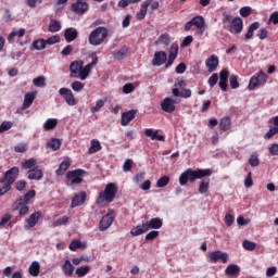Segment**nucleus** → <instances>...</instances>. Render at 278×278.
<instances>
[{"label": "nucleus", "mask_w": 278, "mask_h": 278, "mask_svg": "<svg viewBox=\"0 0 278 278\" xmlns=\"http://www.w3.org/2000/svg\"><path fill=\"white\" fill-rule=\"evenodd\" d=\"M97 53L91 54V62L86 66H84V61L72 62L70 65L71 77H74V79H81V81H86L93 66H97Z\"/></svg>", "instance_id": "1"}, {"label": "nucleus", "mask_w": 278, "mask_h": 278, "mask_svg": "<svg viewBox=\"0 0 278 278\" xmlns=\"http://www.w3.org/2000/svg\"><path fill=\"white\" fill-rule=\"evenodd\" d=\"M244 27V23L242 22V18L240 17H235L232 20V23L230 24V26H228V31H230V34H241L242 29Z\"/></svg>", "instance_id": "14"}, {"label": "nucleus", "mask_w": 278, "mask_h": 278, "mask_svg": "<svg viewBox=\"0 0 278 278\" xmlns=\"http://www.w3.org/2000/svg\"><path fill=\"white\" fill-rule=\"evenodd\" d=\"M191 23L194 27H197V34L199 36H203V31H205V20L201 15H197L191 20Z\"/></svg>", "instance_id": "15"}, {"label": "nucleus", "mask_w": 278, "mask_h": 278, "mask_svg": "<svg viewBox=\"0 0 278 278\" xmlns=\"http://www.w3.org/2000/svg\"><path fill=\"white\" fill-rule=\"evenodd\" d=\"M277 134H278V128L274 126L264 135V139L270 140V138H273L274 136H277Z\"/></svg>", "instance_id": "54"}, {"label": "nucleus", "mask_w": 278, "mask_h": 278, "mask_svg": "<svg viewBox=\"0 0 278 278\" xmlns=\"http://www.w3.org/2000/svg\"><path fill=\"white\" fill-rule=\"evenodd\" d=\"M27 175H28V179L36 180V181H40V179H42V177H45L42 169H40L38 167L29 169L27 172Z\"/></svg>", "instance_id": "25"}, {"label": "nucleus", "mask_w": 278, "mask_h": 278, "mask_svg": "<svg viewBox=\"0 0 278 278\" xmlns=\"http://www.w3.org/2000/svg\"><path fill=\"white\" fill-rule=\"evenodd\" d=\"M230 128H231V118L229 117L222 118L219 123V129H222V131H227Z\"/></svg>", "instance_id": "39"}, {"label": "nucleus", "mask_w": 278, "mask_h": 278, "mask_svg": "<svg viewBox=\"0 0 278 278\" xmlns=\"http://www.w3.org/2000/svg\"><path fill=\"white\" fill-rule=\"evenodd\" d=\"M142 233H147V228L144 227V223L131 228L130 230V236H134L135 238L138 236H142Z\"/></svg>", "instance_id": "34"}, {"label": "nucleus", "mask_w": 278, "mask_h": 278, "mask_svg": "<svg viewBox=\"0 0 278 278\" xmlns=\"http://www.w3.org/2000/svg\"><path fill=\"white\" fill-rule=\"evenodd\" d=\"M219 60L216 56V54H212L208 59L205 61V66L208 71V73H214L216 68H218Z\"/></svg>", "instance_id": "18"}, {"label": "nucleus", "mask_w": 278, "mask_h": 278, "mask_svg": "<svg viewBox=\"0 0 278 278\" xmlns=\"http://www.w3.org/2000/svg\"><path fill=\"white\" fill-rule=\"evenodd\" d=\"M12 122L4 121L0 125V134H3L4 131H10L12 129Z\"/></svg>", "instance_id": "56"}, {"label": "nucleus", "mask_w": 278, "mask_h": 278, "mask_svg": "<svg viewBox=\"0 0 278 278\" xmlns=\"http://www.w3.org/2000/svg\"><path fill=\"white\" fill-rule=\"evenodd\" d=\"M36 197V190H29L23 198L17 199L12 204L13 212H16L21 208V205H28L29 201Z\"/></svg>", "instance_id": "8"}, {"label": "nucleus", "mask_w": 278, "mask_h": 278, "mask_svg": "<svg viewBox=\"0 0 278 278\" xmlns=\"http://www.w3.org/2000/svg\"><path fill=\"white\" fill-rule=\"evenodd\" d=\"M161 108L163 112H167V114H173V111L175 110V100L170 98H165L161 103Z\"/></svg>", "instance_id": "22"}, {"label": "nucleus", "mask_w": 278, "mask_h": 278, "mask_svg": "<svg viewBox=\"0 0 278 278\" xmlns=\"http://www.w3.org/2000/svg\"><path fill=\"white\" fill-rule=\"evenodd\" d=\"M37 162L35 159H29L27 161H25L22 166L23 168L29 169V168H34V166H36Z\"/></svg>", "instance_id": "59"}, {"label": "nucleus", "mask_w": 278, "mask_h": 278, "mask_svg": "<svg viewBox=\"0 0 278 278\" xmlns=\"http://www.w3.org/2000/svg\"><path fill=\"white\" fill-rule=\"evenodd\" d=\"M86 243H81L79 240H74L70 244V251H77V249H86Z\"/></svg>", "instance_id": "43"}, {"label": "nucleus", "mask_w": 278, "mask_h": 278, "mask_svg": "<svg viewBox=\"0 0 278 278\" xmlns=\"http://www.w3.org/2000/svg\"><path fill=\"white\" fill-rule=\"evenodd\" d=\"M25 34H27V30L25 28L13 29L8 36V41L14 42L16 38H23Z\"/></svg>", "instance_id": "27"}, {"label": "nucleus", "mask_w": 278, "mask_h": 278, "mask_svg": "<svg viewBox=\"0 0 278 278\" xmlns=\"http://www.w3.org/2000/svg\"><path fill=\"white\" fill-rule=\"evenodd\" d=\"M127 53H129V48H127V46H124L119 49V51L114 53V59L125 60L127 58Z\"/></svg>", "instance_id": "36"}, {"label": "nucleus", "mask_w": 278, "mask_h": 278, "mask_svg": "<svg viewBox=\"0 0 278 278\" xmlns=\"http://www.w3.org/2000/svg\"><path fill=\"white\" fill-rule=\"evenodd\" d=\"M203 177H212V169L188 168L179 176V185L187 186L188 181H190V184H194L197 179H203Z\"/></svg>", "instance_id": "3"}, {"label": "nucleus", "mask_w": 278, "mask_h": 278, "mask_svg": "<svg viewBox=\"0 0 278 278\" xmlns=\"http://www.w3.org/2000/svg\"><path fill=\"white\" fill-rule=\"evenodd\" d=\"M106 38L108 29L103 27H98L89 34L88 41L89 45H91L92 47H99V45H101V42H103V40H105Z\"/></svg>", "instance_id": "5"}, {"label": "nucleus", "mask_w": 278, "mask_h": 278, "mask_svg": "<svg viewBox=\"0 0 278 278\" xmlns=\"http://www.w3.org/2000/svg\"><path fill=\"white\" fill-rule=\"evenodd\" d=\"M71 88L74 92H81V90H84V83L76 80L72 83Z\"/></svg>", "instance_id": "51"}, {"label": "nucleus", "mask_w": 278, "mask_h": 278, "mask_svg": "<svg viewBox=\"0 0 278 278\" xmlns=\"http://www.w3.org/2000/svg\"><path fill=\"white\" fill-rule=\"evenodd\" d=\"M116 218V213L114 211H110L106 215H104L99 225L100 231H108L110 227H112V224L114 223V219Z\"/></svg>", "instance_id": "9"}, {"label": "nucleus", "mask_w": 278, "mask_h": 278, "mask_svg": "<svg viewBox=\"0 0 278 278\" xmlns=\"http://www.w3.org/2000/svg\"><path fill=\"white\" fill-rule=\"evenodd\" d=\"M33 84L37 88H45V86H47V79L45 78V76H39L33 80Z\"/></svg>", "instance_id": "44"}, {"label": "nucleus", "mask_w": 278, "mask_h": 278, "mask_svg": "<svg viewBox=\"0 0 278 278\" xmlns=\"http://www.w3.org/2000/svg\"><path fill=\"white\" fill-rule=\"evenodd\" d=\"M260 29V22H254L252 23L249 28L248 31L244 36L245 40H251V38H253V34L255 30Z\"/></svg>", "instance_id": "35"}, {"label": "nucleus", "mask_w": 278, "mask_h": 278, "mask_svg": "<svg viewBox=\"0 0 278 278\" xmlns=\"http://www.w3.org/2000/svg\"><path fill=\"white\" fill-rule=\"evenodd\" d=\"M216 84H218V74H213L208 78V85H210L211 88H214V86H216Z\"/></svg>", "instance_id": "64"}, {"label": "nucleus", "mask_w": 278, "mask_h": 278, "mask_svg": "<svg viewBox=\"0 0 278 278\" xmlns=\"http://www.w3.org/2000/svg\"><path fill=\"white\" fill-rule=\"evenodd\" d=\"M84 175H86V170L84 169H75L68 172L66 174V185L75 186L77 184H81V181H84Z\"/></svg>", "instance_id": "7"}, {"label": "nucleus", "mask_w": 278, "mask_h": 278, "mask_svg": "<svg viewBox=\"0 0 278 278\" xmlns=\"http://www.w3.org/2000/svg\"><path fill=\"white\" fill-rule=\"evenodd\" d=\"M163 224L164 223L160 217H154V218H151L150 220L143 222L146 231H149V229H162Z\"/></svg>", "instance_id": "16"}, {"label": "nucleus", "mask_w": 278, "mask_h": 278, "mask_svg": "<svg viewBox=\"0 0 278 278\" xmlns=\"http://www.w3.org/2000/svg\"><path fill=\"white\" fill-rule=\"evenodd\" d=\"M59 94L62 96L67 105H77L78 101L77 99H75V94H73V91L71 89L61 88L59 90Z\"/></svg>", "instance_id": "11"}, {"label": "nucleus", "mask_w": 278, "mask_h": 278, "mask_svg": "<svg viewBox=\"0 0 278 278\" xmlns=\"http://www.w3.org/2000/svg\"><path fill=\"white\" fill-rule=\"evenodd\" d=\"M137 111L136 110H130L128 112H125L122 114V125L123 127H126V125H129L131 121L136 118Z\"/></svg>", "instance_id": "23"}, {"label": "nucleus", "mask_w": 278, "mask_h": 278, "mask_svg": "<svg viewBox=\"0 0 278 278\" xmlns=\"http://www.w3.org/2000/svg\"><path fill=\"white\" fill-rule=\"evenodd\" d=\"M231 23H233V18L231 15H225L223 20V25L225 29H228L231 26Z\"/></svg>", "instance_id": "60"}, {"label": "nucleus", "mask_w": 278, "mask_h": 278, "mask_svg": "<svg viewBox=\"0 0 278 278\" xmlns=\"http://www.w3.org/2000/svg\"><path fill=\"white\" fill-rule=\"evenodd\" d=\"M257 86H262L257 77L254 75L251 77L250 83H249V90H255Z\"/></svg>", "instance_id": "50"}, {"label": "nucleus", "mask_w": 278, "mask_h": 278, "mask_svg": "<svg viewBox=\"0 0 278 278\" xmlns=\"http://www.w3.org/2000/svg\"><path fill=\"white\" fill-rule=\"evenodd\" d=\"M251 12H252L251 7H242L239 11L240 16H242L243 18L251 16Z\"/></svg>", "instance_id": "57"}, {"label": "nucleus", "mask_w": 278, "mask_h": 278, "mask_svg": "<svg viewBox=\"0 0 278 278\" xmlns=\"http://www.w3.org/2000/svg\"><path fill=\"white\" fill-rule=\"evenodd\" d=\"M170 45V36L168 34L161 35L157 40L154 41V47L159 49H166Z\"/></svg>", "instance_id": "19"}, {"label": "nucleus", "mask_w": 278, "mask_h": 278, "mask_svg": "<svg viewBox=\"0 0 278 278\" xmlns=\"http://www.w3.org/2000/svg\"><path fill=\"white\" fill-rule=\"evenodd\" d=\"M84 203H86V191H80L73 198L71 207H79V205H84Z\"/></svg>", "instance_id": "21"}, {"label": "nucleus", "mask_w": 278, "mask_h": 278, "mask_svg": "<svg viewBox=\"0 0 278 278\" xmlns=\"http://www.w3.org/2000/svg\"><path fill=\"white\" fill-rule=\"evenodd\" d=\"M228 81H229V70L225 68L219 74V83H218V86L223 90V92H227Z\"/></svg>", "instance_id": "17"}, {"label": "nucleus", "mask_w": 278, "mask_h": 278, "mask_svg": "<svg viewBox=\"0 0 278 278\" xmlns=\"http://www.w3.org/2000/svg\"><path fill=\"white\" fill-rule=\"evenodd\" d=\"M268 153L269 155H278V143H271L268 147Z\"/></svg>", "instance_id": "63"}, {"label": "nucleus", "mask_w": 278, "mask_h": 278, "mask_svg": "<svg viewBox=\"0 0 278 278\" xmlns=\"http://www.w3.org/2000/svg\"><path fill=\"white\" fill-rule=\"evenodd\" d=\"M144 135L152 140H159V142H164L165 140L164 136L157 135V130H153L152 128H147Z\"/></svg>", "instance_id": "28"}, {"label": "nucleus", "mask_w": 278, "mask_h": 278, "mask_svg": "<svg viewBox=\"0 0 278 278\" xmlns=\"http://www.w3.org/2000/svg\"><path fill=\"white\" fill-rule=\"evenodd\" d=\"M43 131H51L52 129H55L58 127V118H48L43 123Z\"/></svg>", "instance_id": "33"}, {"label": "nucleus", "mask_w": 278, "mask_h": 278, "mask_svg": "<svg viewBox=\"0 0 278 278\" xmlns=\"http://www.w3.org/2000/svg\"><path fill=\"white\" fill-rule=\"evenodd\" d=\"M152 0H146L140 8V11L136 14V18L138 21H144V17L147 16V10L149 9V5H151Z\"/></svg>", "instance_id": "26"}, {"label": "nucleus", "mask_w": 278, "mask_h": 278, "mask_svg": "<svg viewBox=\"0 0 278 278\" xmlns=\"http://www.w3.org/2000/svg\"><path fill=\"white\" fill-rule=\"evenodd\" d=\"M71 168V159L65 157L56 169V175H64Z\"/></svg>", "instance_id": "30"}, {"label": "nucleus", "mask_w": 278, "mask_h": 278, "mask_svg": "<svg viewBox=\"0 0 278 278\" xmlns=\"http://www.w3.org/2000/svg\"><path fill=\"white\" fill-rule=\"evenodd\" d=\"M240 274V266L238 265H229L226 269H225V275H228V277H233L235 275H239Z\"/></svg>", "instance_id": "37"}, {"label": "nucleus", "mask_w": 278, "mask_h": 278, "mask_svg": "<svg viewBox=\"0 0 278 278\" xmlns=\"http://www.w3.org/2000/svg\"><path fill=\"white\" fill-rule=\"evenodd\" d=\"M250 166H260V159L257 157V154H252L249 159Z\"/></svg>", "instance_id": "61"}, {"label": "nucleus", "mask_w": 278, "mask_h": 278, "mask_svg": "<svg viewBox=\"0 0 278 278\" xmlns=\"http://www.w3.org/2000/svg\"><path fill=\"white\" fill-rule=\"evenodd\" d=\"M186 88V80H177L174 85L172 93L175 97H181L182 99H190L192 97V90L182 89Z\"/></svg>", "instance_id": "6"}, {"label": "nucleus", "mask_w": 278, "mask_h": 278, "mask_svg": "<svg viewBox=\"0 0 278 278\" xmlns=\"http://www.w3.org/2000/svg\"><path fill=\"white\" fill-rule=\"evenodd\" d=\"M116 192H118V188L114 182H110L106 185L105 189L99 193L97 198L98 205H108V203H112L116 198Z\"/></svg>", "instance_id": "4"}, {"label": "nucleus", "mask_w": 278, "mask_h": 278, "mask_svg": "<svg viewBox=\"0 0 278 278\" xmlns=\"http://www.w3.org/2000/svg\"><path fill=\"white\" fill-rule=\"evenodd\" d=\"M131 168H134V161L128 159L124 162L123 170L124 173H131Z\"/></svg>", "instance_id": "53"}, {"label": "nucleus", "mask_w": 278, "mask_h": 278, "mask_svg": "<svg viewBox=\"0 0 278 278\" xmlns=\"http://www.w3.org/2000/svg\"><path fill=\"white\" fill-rule=\"evenodd\" d=\"M254 77H256V79L258 80V84H261V86H264V84H266V81L268 79V75H266L262 71L258 72L257 74H255Z\"/></svg>", "instance_id": "49"}, {"label": "nucleus", "mask_w": 278, "mask_h": 278, "mask_svg": "<svg viewBox=\"0 0 278 278\" xmlns=\"http://www.w3.org/2000/svg\"><path fill=\"white\" fill-rule=\"evenodd\" d=\"M60 42V35H53L46 40V45H58Z\"/></svg>", "instance_id": "62"}, {"label": "nucleus", "mask_w": 278, "mask_h": 278, "mask_svg": "<svg viewBox=\"0 0 278 278\" xmlns=\"http://www.w3.org/2000/svg\"><path fill=\"white\" fill-rule=\"evenodd\" d=\"M64 36H65L66 42H73V40L77 39V36H78L77 29L73 27L66 28Z\"/></svg>", "instance_id": "29"}, {"label": "nucleus", "mask_w": 278, "mask_h": 278, "mask_svg": "<svg viewBox=\"0 0 278 278\" xmlns=\"http://www.w3.org/2000/svg\"><path fill=\"white\" fill-rule=\"evenodd\" d=\"M18 167H12L5 172L4 176L0 178V184H8L9 186H12V184H14L18 177Z\"/></svg>", "instance_id": "10"}, {"label": "nucleus", "mask_w": 278, "mask_h": 278, "mask_svg": "<svg viewBox=\"0 0 278 278\" xmlns=\"http://www.w3.org/2000/svg\"><path fill=\"white\" fill-rule=\"evenodd\" d=\"M62 270L66 277H73V273L75 271V267L71 261L66 260L62 266Z\"/></svg>", "instance_id": "31"}, {"label": "nucleus", "mask_w": 278, "mask_h": 278, "mask_svg": "<svg viewBox=\"0 0 278 278\" xmlns=\"http://www.w3.org/2000/svg\"><path fill=\"white\" fill-rule=\"evenodd\" d=\"M170 181V177L168 176H163L161 177L157 182H156V188H166Z\"/></svg>", "instance_id": "46"}, {"label": "nucleus", "mask_w": 278, "mask_h": 278, "mask_svg": "<svg viewBox=\"0 0 278 278\" xmlns=\"http://www.w3.org/2000/svg\"><path fill=\"white\" fill-rule=\"evenodd\" d=\"M41 213L35 212L33 213L27 219L26 225L24 226L25 229H31L35 225H38V222L40 220Z\"/></svg>", "instance_id": "20"}, {"label": "nucleus", "mask_w": 278, "mask_h": 278, "mask_svg": "<svg viewBox=\"0 0 278 278\" xmlns=\"http://www.w3.org/2000/svg\"><path fill=\"white\" fill-rule=\"evenodd\" d=\"M36 100V92H28L24 96V102L22 104V110H27L31 108V104Z\"/></svg>", "instance_id": "24"}, {"label": "nucleus", "mask_w": 278, "mask_h": 278, "mask_svg": "<svg viewBox=\"0 0 278 278\" xmlns=\"http://www.w3.org/2000/svg\"><path fill=\"white\" fill-rule=\"evenodd\" d=\"M48 29L52 34H55L56 31H60V29H62V24L58 20H52L49 24Z\"/></svg>", "instance_id": "38"}, {"label": "nucleus", "mask_w": 278, "mask_h": 278, "mask_svg": "<svg viewBox=\"0 0 278 278\" xmlns=\"http://www.w3.org/2000/svg\"><path fill=\"white\" fill-rule=\"evenodd\" d=\"M33 47L36 51H42L47 49V41L45 39H37L33 42Z\"/></svg>", "instance_id": "40"}, {"label": "nucleus", "mask_w": 278, "mask_h": 278, "mask_svg": "<svg viewBox=\"0 0 278 278\" xmlns=\"http://www.w3.org/2000/svg\"><path fill=\"white\" fill-rule=\"evenodd\" d=\"M177 55H179V45L172 43L168 55L165 51H157L154 53L152 59V66H163V64H165V68H170L175 60H177Z\"/></svg>", "instance_id": "2"}, {"label": "nucleus", "mask_w": 278, "mask_h": 278, "mask_svg": "<svg viewBox=\"0 0 278 278\" xmlns=\"http://www.w3.org/2000/svg\"><path fill=\"white\" fill-rule=\"evenodd\" d=\"M218 260H220L223 262V264H227V262H229V254H227V252H223V251H214L208 253V261L213 262L214 264H216V262H218Z\"/></svg>", "instance_id": "12"}, {"label": "nucleus", "mask_w": 278, "mask_h": 278, "mask_svg": "<svg viewBox=\"0 0 278 278\" xmlns=\"http://www.w3.org/2000/svg\"><path fill=\"white\" fill-rule=\"evenodd\" d=\"M10 220H12V215L10 214H4L2 217H1V220H0V227H5V225H8L9 227L12 225L10 224Z\"/></svg>", "instance_id": "52"}, {"label": "nucleus", "mask_w": 278, "mask_h": 278, "mask_svg": "<svg viewBox=\"0 0 278 278\" xmlns=\"http://www.w3.org/2000/svg\"><path fill=\"white\" fill-rule=\"evenodd\" d=\"M242 247L245 249V251H255L257 244L253 241L244 240L242 242Z\"/></svg>", "instance_id": "48"}, {"label": "nucleus", "mask_w": 278, "mask_h": 278, "mask_svg": "<svg viewBox=\"0 0 278 278\" xmlns=\"http://www.w3.org/2000/svg\"><path fill=\"white\" fill-rule=\"evenodd\" d=\"M68 223V216H63L61 218H58L52 223V227H60L62 225H66Z\"/></svg>", "instance_id": "55"}, {"label": "nucleus", "mask_w": 278, "mask_h": 278, "mask_svg": "<svg viewBox=\"0 0 278 278\" xmlns=\"http://www.w3.org/2000/svg\"><path fill=\"white\" fill-rule=\"evenodd\" d=\"M210 190V180H202L199 186L200 194H205Z\"/></svg>", "instance_id": "47"}, {"label": "nucleus", "mask_w": 278, "mask_h": 278, "mask_svg": "<svg viewBox=\"0 0 278 278\" xmlns=\"http://www.w3.org/2000/svg\"><path fill=\"white\" fill-rule=\"evenodd\" d=\"M89 273H90V266H88V265L78 267V268L76 269V275H77L78 277H86V275H88Z\"/></svg>", "instance_id": "45"}, {"label": "nucleus", "mask_w": 278, "mask_h": 278, "mask_svg": "<svg viewBox=\"0 0 278 278\" xmlns=\"http://www.w3.org/2000/svg\"><path fill=\"white\" fill-rule=\"evenodd\" d=\"M28 273L31 277H38L40 275V263L34 261L28 268Z\"/></svg>", "instance_id": "32"}, {"label": "nucleus", "mask_w": 278, "mask_h": 278, "mask_svg": "<svg viewBox=\"0 0 278 278\" xmlns=\"http://www.w3.org/2000/svg\"><path fill=\"white\" fill-rule=\"evenodd\" d=\"M60 147H62V141H60V139L53 138L47 143V148L52 149V151H58Z\"/></svg>", "instance_id": "41"}, {"label": "nucleus", "mask_w": 278, "mask_h": 278, "mask_svg": "<svg viewBox=\"0 0 278 278\" xmlns=\"http://www.w3.org/2000/svg\"><path fill=\"white\" fill-rule=\"evenodd\" d=\"M88 8H89L88 2L81 1V0H77L71 5V10L75 14H86V12H88Z\"/></svg>", "instance_id": "13"}, {"label": "nucleus", "mask_w": 278, "mask_h": 278, "mask_svg": "<svg viewBox=\"0 0 278 278\" xmlns=\"http://www.w3.org/2000/svg\"><path fill=\"white\" fill-rule=\"evenodd\" d=\"M230 87L232 90H236L237 88H240V83L238 81V76L237 75H231L230 76Z\"/></svg>", "instance_id": "58"}, {"label": "nucleus", "mask_w": 278, "mask_h": 278, "mask_svg": "<svg viewBox=\"0 0 278 278\" xmlns=\"http://www.w3.org/2000/svg\"><path fill=\"white\" fill-rule=\"evenodd\" d=\"M102 147H101V142L97 139L91 140V146L89 148V153H97L99 151H101Z\"/></svg>", "instance_id": "42"}]
</instances>
